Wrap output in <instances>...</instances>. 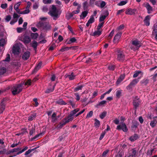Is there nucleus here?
Wrapping results in <instances>:
<instances>
[{"mask_svg": "<svg viewBox=\"0 0 157 157\" xmlns=\"http://www.w3.org/2000/svg\"><path fill=\"white\" fill-rule=\"evenodd\" d=\"M76 41V39L75 37H72L70 38L69 40L68 41L67 44H70L72 43H74Z\"/></svg>", "mask_w": 157, "mask_h": 157, "instance_id": "nucleus-38", "label": "nucleus"}, {"mask_svg": "<svg viewBox=\"0 0 157 157\" xmlns=\"http://www.w3.org/2000/svg\"><path fill=\"white\" fill-rule=\"evenodd\" d=\"M75 109L73 110L70 113V114L68 116V118H71L72 120L74 119L73 116L75 114L77 113Z\"/></svg>", "mask_w": 157, "mask_h": 157, "instance_id": "nucleus-24", "label": "nucleus"}, {"mask_svg": "<svg viewBox=\"0 0 157 157\" xmlns=\"http://www.w3.org/2000/svg\"><path fill=\"white\" fill-rule=\"evenodd\" d=\"M157 121L155 120H154L151 121L150 123V125L152 127H154L155 125V124L157 123Z\"/></svg>", "mask_w": 157, "mask_h": 157, "instance_id": "nucleus-49", "label": "nucleus"}, {"mask_svg": "<svg viewBox=\"0 0 157 157\" xmlns=\"http://www.w3.org/2000/svg\"><path fill=\"white\" fill-rule=\"evenodd\" d=\"M21 147H17V148H15L12 149L11 151H10V153H13L14 152H16L18 151H19L21 150Z\"/></svg>", "mask_w": 157, "mask_h": 157, "instance_id": "nucleus-46", "label": "nucleus"}, {"mask_svg": "<svg viewBox=\"0 0 157 157\" xmlns=\"http://www.w3.org/2000/svg\"><path fill=\"white\" fill-rule=\"evenodd\" d=\"M132 44L133 45L139 48L141 46L140 42L138 41L137 39L132 40Z\"/></svg>", "mask_w": 157, "mask_h": 157, "instance_id": "nucleus-17", "label": "nucleus"}, {"mask_svg": "<svg viewBox=\"0 0 157 157\" xmlns=\"http://www.w3.org/2000/svg\"><path fill=\"white\" fill-rule=\"evenodd\" d=\"M131 152L130 153V156L132 157L135 156L137 153V151L136 148L132 149L131 150Z\"/></svg>", "mask_w": 157, "mask_h": 157, "instance_id": "nucleus-32", "label": "nucleus"}, {"mask_svg": "<svg viewBox=\"0 0 157 157\" xmlns=\"http://www.w3.org/2000/svg\"><path fill=\"white\" fill-rule=\"evenodd\" d=\"M35 132V128L33 127H32V128H31L29 132V134L30 136H32L33 133Z\"/></svg>", "mask_w": 157, "mask_h": 157, "instance_id": "nucleus-59", "label": "nucleus"}, {"mask_svg": "<svg viewBox=\"0 0 157 157\" xmlns=\"http://www.w3.org/2000/svg\"><path fill=\"white\" fill-rule=\"evenodd\" d=\"M20 63L18 62H14L12 63L11 65L13 67H19L20 66Z\"/></svg>", "mask_w": 157, "mask_h": 157, "instance_id": "nucleus-37", "label": "nucleus"}, {"mask_svg": "<svg viewBox=\"0 0 157 157\" xmlns=\"http://www.w3.org/2000/svg\"><path fill=\"white\" fill-rule=\"evenodd\" d=\"M30 12V10L29 9L24 10L23 11H21L20 14H26L29 13Z\"/></svg>", "mask_w": 157, "mask_h": 157, "instance_id": "nucleus-55", "label": "nucleus"}, {"mask_svg": "<svg viewBox=\"0 0 157 157\" xmlns=\"http://www.w3.org/2000/svg\"><path fill=\"white\" fill-rule=\"evenodd\" d=\"M106 114L107 112L106 111H104L100 115V118L102 119H103L106 116Z\"/></svg>", "mask_w": 157, "mask_h": 157, "instance_id": "nucleus-39", "label": "nucleus"}, {"mask_svg": "<svg viewBox=\"0 0 157 157\" xmlns=\"http://www.w3.org/2000/svg\"><path fill=\"white\" fill-rule=\"evenodd\" d=\"M30 56V52L29 51L25 52L22 56V59H28Z\"/></svg>", "mask_w": 157, "mask_h": 157, "instance_id": "nucleus-23", "label": "nucleus"}, {"mask_svg": "<svg viewBox=\"0 0 157 157\" xmlns=\"http://www.w3.org/2000/svg\"><path fill=\"white\" fill-rule=\"evenodd\" d=\"M93 112L92 111H90L89 113H88L86 116V118H89L92 117L93 115Z\"/></svg>", "mask_w": 157, "mask_h": 157, "instance_id": "nucleus-47", "label": "nucleus"}, {"mask_svg": "<svg viewBox=\"0 0 157 157\" xmlns=\"http://www.w3.org/2000/svg\"><path fill=\"white\" fill-rule=\"evenodd\" d=\"M42 65V62L41 61L35 67L34 69L33 70L32 74H33L36 73L37 71L39 70Z\"/></svg>", "mask_w": 157, "mask_h": 157, "instance_id": "nucleus-9", "label": "nucleus"}, {"mask_svg": "<svg viewBox=\"0 0 157 157\" xmlns=\"http://www.w3.org/2000/svg\"><path fill=\"white\" fill-rule=\"evenodd\" d=\"M145 7L147 10V13H151L152 11V8L150 6L149 4L148 3H147L145 5Z\"/></svg>", "mask_w": 157, "mask_h": 157, "instance_id": "nucleus-20", "label": "nucleus"}, {"mask_svg": "<svg viewBox=\"0 0 157 157\" xmlns=\"http://www.w3.org/2000/svg\"><path fill=\"white\" fill-rule=\"evenodd\" d=\"M101 34V31L99 30H97V31H95L93 33V36H99Z\"/></svg>", "mask_w": 157, "mask_h": 157, "instance_id": "nucleus-36", "label": "nucleus"}, {"mask_svg": "<svg viewBox=\"0 0 157 157\" xmlns=\"http://www.w3.org/2000/svg\"><path fill=\"white\" fill-rule=\"evenodd\" d=\"M88 13V12L87 10L82 12V14L80 16L81 19L84 18L87 16Z\"/></svg>", "mask_w": 157, "mask_h": 157, "instance_id": "nucleus-29", "label": "nucleus"}, {"mask_svg": "<svg viewBox=\"0 0 157 157\" xmlns=\"http://www.w3.org/2000/svg\"><path fill=\"white\" fill-rule=\"evenodd\" d=\"M84 86L82 85L78 86L77 87L74 89V91L76 92L79 90H81Z\"/></svg>", "mask_w": 157, "mask_h": 157, "instance_id": "nucleus-34", "label": "nucleus"}, {"mask_svg": "<svg viewBox=\"0 0 157 157\" xmlns=\"http://www.w3.org/2000/svg\"><path fill=\"white\" fill-rule=\"evenodd\" d=\"M31 38L28 36H25L23 38V40L24 43L28 44L31 41Z\"/></svg>", "mask_w": 157, "mask_h": 157, "instance_id": "nucleus-25", "label": "nucleus"}, {"mask_svg": "<svg viewBox=\"0 0 157 157\" xmlns=\"http://www.w3.org/2000/svg\"><path fill=\"white\" fill-rule=\"evenodd\" d=\"M122 34L121 32H119L115 35L113 38V42L114 43H117L118 42L119 40L121 37Z\"/></svg>", "mask_w": 157, "mask_h": 157, "instance_id": "nucleus-8", "label": "nucleus"}, {"mask_svg": "<svg viewBox=\"0 0 157 157\" xmlns=\"http://www.w3.org/2000/svg\"><path fill=\"white\" fill-rule=\"evenodd\" d=\"M107 102L105 100L102 101L100 102H99L96 105V107L98 108L100 106H102L104 105H105L106 104Z\"/></svg>", "mask_w": 157, "mask_h": 157, "instance_id": "nucleus-30", "label": "nucleus"}, {"mask_svg": "<svg viewBox=\"0 0 157 157\" xmlns=\"http://www.w3.org/2000/svg\"><path fill=\"white\" fill-rule=\"evenodd\" d=\"M57 104L59 105H65L66 104V102L63 101V100L62 99H59L57 101Z\"/></svg>", "mask_w": 157, "mask_h": 157, "instance_id": "nucleus-44", "label": "nucleus"}, {"mask_svg": "<svg viewBox=\"0 0 157 157\" xmlns=\"http://www.w3.org/2000/svg\"><path fill=\"white\" fill-rule=\"evenodd\" d=\"M5 43V40L2 39L0 40V46H3Z\"/></svg>", "mask_w": 157, "mask_h": 157, "instance_id": "nucleus-54", "label": "nucleus"}, {"mask_svg": "<svg viewBox=\"0 0 157 157\" xmlns=\"http://www.w3.org/2000/svg\"><path fill=\"white\" fill-rule=\"evenodd\" d=\"M21 3V2H19L16 4L14 6V9L16 10V12L18 14H20V13H21V11H20V10L19 9V7L20 6Z\"/></svg>", "mask_w": 157, "mask_h": 157, "instance_id": "nucleus-12", "label": "nucleus"}, {"mask_svg": "<svg viewBox=\"0 0 157 157\" xmlns=\"http://www.w3.org/2000/svg\"><path fill=\"white\" fill-rule=\"evenodd\" d=\"M5 107V104L3 101H2L0 104V114L3 113Z\"/></svg>", "mask_w": 157, "mask_h": 157, "instance_id": "nucleus-18", "label": "nucleus"}, {"mask_svg": "<svg viewBox=\"0 0 157 157\" xmlns=\"http://www.w3.org/2000/svg\"><path fill=\"white\" fill-rule=\"evenodd\" d=\"M94 121H95V122L94 124V126L97 127H99L100 124V121L96 119H94Z\"/></svg>", "mask_w": 157, "mask_h": 157, "instance_id": "nucleus-43", "label": "nucleus"}, {"mask_svg": "<svg viewBox=\"0 0 157 157\" xmlns=\"http://www.w3.org/2000/svg\"><path fill=\"white\" fill-rule=\"evenodd\" d=\"M55 86H54L53 88H49L48 89H47L45 91V93L47 94H49L50 93L52 92L53 91V90H54V87Z\"/></svg>", "mask_w": 157, "mask_h": 157, "instance_id": "nucleus-42", "label": "nucleus"}, {"mask_svg": "<svg viewBox=\"0 0 157 157\" xmlns=\"http://www.w3.org/2000/svg\"><path fill=\"white\" fill-rule=\"evenodd\" d=\"M68 102L69 103V104L72 106V108H75V103L74 102L73 100H69L68 101Z\"/></svg>", "mask_w": 157, "mask_h": 157, "instance_id": "nucleus-40", "label": "nucleus"}, {"mask_svg": "<svg viewBox=\"0 0 157 157\" xmlns=\"http://www.w3.org/2000/svg\"><path fill=\"white\" fill-rule=\"evenodd\" d=\"M115 68V66L114 65H110L108 67L109 70L111 71H113Z\"/></svg>", "mask_w": 157, "mask_h": 157, "instance_id": "nucleus-56", "label": "nucleus"}, {"mask_svg": "<svg viewBox=\"0 0 157 157\" xmlns=\"http://www.w3.org/2000/svg\"><path fill=\"white\" fill-rule=\"evenodd\" d=\"M136 11V10L135 9L129 8L126 10L125 13L127 14L132 15L135 14Z\"/></svg>", "mask_w": 157, "mask_h": 157, "instance_id": "nucleus-11", "label": "nucleus"}, {"mask_svg": "<svg viewBox=\"0 0 157 157\" xmlns=\"http://www.w3.org/2000/svg\"><path fill=\"white\" fill-rule=\"evenodd\" d=\"M39 147V146H37L36 147L34 148H33L31 149H29L27 151H26L25 153V155L26 156L25 157H31L32 156V155H28L32 151H34L36 150L37 148H38Z\"/></svg>", "mask_w": 157, "mask_h": 157, "instance_id": "nucleus-15", "label": "nucleus"}, {"mask_svg": "<svg viewBox=\"0 0 157 157\" xmlns=\"http://www.w3.org/2000/svg\"><path fill=\"white\" fill-rule=\"evenodd\" d=\"M71 48V47H63L62 48H61L60 50V51L62 52H63L64 51H67L69 50Z\"/></svg>", "mask_w": 157, "mask_h": 157, "instance_id": "nucleus-48", "label": "nucleus"}, {"mask_svg": "<svg viewBox=\"0 0 157 157\" xmlns=\"http://www.w3.org/2000/svg\"><path fill=\"white\" fill-rule=\"evenodd\" d=\"M106 5V3L104 1H101L100 7L103 8Z\"/></svg>", "mask_w": 157, "mask_h": 157, "instance_id": "nucleus-58", "label": "nucleus"}, {"mask_svg": "<svg viewBox=\"0 0 157 157\" xmlns=\"http://www.w3.org/2000/svg\"><path fill=\"white\" fill-rule=\"evenodd\" d=\"M151 17L149 15L147 16L144 20V22L145 25L147 26H148L150 25V20Z\"/></svg>", "mask_w": 157, "mask_h": 157, "instance_id": "nucleus-16", "label": "nucleus"}, {"mask_svg": "<svg viewBox=\"0 0 157 157\" xmlns=\"http://www.w3.org/2000/svg\"><path fill=\"white\" fill-rule=\"evenodd\" d=\"M36 116V113H33L30 115L28 117V120L29 121H31L34 120Z\"/></svg>", "mask_w": 157, "mask_h": 157, "instance_id": "nucleus-28", "label": "nucleus"}, {"mask_svg": "<svg viewBox=\"0 0 157 157\" xmlns=\"http://www.w3.org/2000/svg\"><path fill=\"white\" fill-rule=\"evenodd\" d=\"M122 91V90H118L116 91V94L117 98H120L121 96Z\"/></svg>", "mask_w": 157, "mask_h": 157, "instance_id": "nucleus-31", "label": "nucleus"}, {"mask_svg": "<svg viewBox=\"0 0 157 157\" xmlns=\"http://www.w3.org/2000/svg\"><path fill=\"white\" fill-rule=\"evenodd\" d=\"M71 119V118H68V116H67L64 118L60 122H62V124L63 125H64L67 123L72 121Z\"/></svg>", "mask_w": 157, "mask_h": 157, "instance_id": "nucleus-13", "label": "nucleus"}, {"mask_svg": "<svg viewBox=\"0 0 157 157\" xmlns=\"http://www.w3.org/2000/svg\"><path fill=\"white\" fill-rule=\"evenodd\" d=\"M104 22H102L101 23H100L97 27V30H99L100 28L102 27L103 25Z\"/></svg>", "mask_w": 157, "mask_h": 157, "instance_id": "nucleus-60", "label": "nucleus"}, {"mask_svg": "<svg viewBox=\"0 0 157 157\" xmlns=\"http://www.w3.org/2000/svg\"><path fill=\"white\" fill-rule=\"evenodd\" d=\"M149 80H148L146 79V80H142L140 82V83L142 84H143L144 85H146L148 83Z\"/></svg>", "mask_w": 157, "mask_h": 157, "instance_id": "nucleus-50", "label": "nucleus"}, {"mask_svg": "<svg viewBox=\"0 0 157 157\" xmlns=\"http://www.w3.org/2000/svg\"><path fill=\"white\" fill-rule=\"evenodd\" d=\"M117 56L118 58H124L125 56L123 52L121 51H118L117 52Z\"/></svg>", "mask_w": 157, "mask_h": 157, "instance_id": "nucleus-27", "label": "nucleus"}, {"mask_svg": "<svg viewBox=\"0 0 157 157\" xmlns=\"http://www.w3.org/2000/svg\"><path fill=\"white\" fill-rule=\"evenodd\" d=\"M45 132V131L43 132H40V133L37 134V135H36L35 136L33 137V138H32L31 139V140L33 141L35 139H36L38 138L39 137H41L42 136H43V135H44V133Z\"/></svg>", "mask_w": 157, "mask_h": 157, "instance_id": "nucleus-26", "label": "nucleus"}, {"mask_svg": "<svg viewBox=\"0 0 157 157\" xmlns=\"http://www.w3.org/2000/svg\"><path fill=\"white\" fill-rule=\"evenodd\" d=\"M63 126V124H62V122H60L59 123V124L57 125L56 127V128L58 129H60Z\"/></svg>", "mask_w": 157, "mask_h": 157, "instance_id": "nucleus-62", "label": "nucleus"}, {"mask_svg": "<svg viewBox=\"0 0 157 157\" xmlns=\"http://www.w3.org/2000/svg\"><path fill=\"white\" fill-rule=\"evenodd\" d=\"M121 124L117 126V129L118 130H122L124 132H126L128 131L127 126L125 123H121Z\"/></svg>", "mask_w": 157, "mask_h": 157, "instance_id": "nucleus-6", "label": "nucleus"}, {"mask_svg": "<svg viewBox=\"0 0 157 157\" xmlns=\"http://www.w3.org/2000/svg\"><path fill=\"white\" fill-rule=\"evenodd\" d=\"M139 138V136L136 134H135L131 136L129 138V140L131 141H134Z\"/></svg>", "mask_w": 157, "mask_h": 157, "instance_id": "nucleus-21", "label": "nucleus"}, {"mask_svg": "<svg viewBox=\"0 0 157 157\" xmlns=\"http://www.w3.org/2000/svg\"><path fill=\"white\" fill-rule=\"evenodd\" d=\"M139 82V78L132 80L129 84L127 86L126 88L128 90H130Z\"/></svg>", "mask_w": 157, "mask_h": 157, "instance_id": "nucleus-5", "label": "nucleus"}, {"mask_svg": "<svg viewBox=\"0 0 157 157\" xmlns=\"http://www.w3.org/2000/svg\"><path fill=\"white\" fill-rule=\"evenodd\" d=\"M11 19V17L10 15H8L5 18L6 21L7 22H9Z\"/></svg>", "mask_w": 157, "mask_h": 157, "instance_id": "nucleus-64", "label": "nucleus"}, {"mask_svg": "<svg viewBox=\"0 0 157 157\" xmlns=\"http://www.w3.org/2000/svg\"><path fill=\"white\" fill-rule=\"evenodd\" d=\"M21 48L17 44H14L12 48V53L15 56H18L21 52Z\"/></svg>", "mask_w": 157, "mask_h": 157, "instance_id": "nucleus-4", "label": "nucleus"}, {"mask_svg": "<svg viewBox=\"0 0 157 157\" xmlns=\"http://www.w3.org/2000/svg\"><path fill=\"white\" fill-rule=\"evenodd\" d=\"M105 13V15H101L99 19V22H101L104 21L106 17L109 15V13L108 11H106Z\"/></svg>", "mask_w": 157, "mask_h": 157, "instance_id": "nucleus-19", "label": "nucleus"}, {"mask_svg": "<svg viewBox=\"0 0 157 157\" xmlns=\"http://www.w3.org/2000/svg\"><path fill=\"white\" fill-rule=\"evenodd\" d=\"M76 76V75L75 74L74 72H72L70 75H68L67 76L65 75L66 78H68L70 80H73L75 79V77Z\"/></svg>", "mask_w": 157, "mask_h": 157, "instance_id": "nucleus-22", "label": "nucleus"}, {"mask_svg": "<svg viewBox=\"0 0 157 157\" xmlns=\"http://www.w3.org/2000/svg\"><path fill=\"white\" fill-rule=\"evenodd\" d=\"M38 27H42L44 29H48L49 28V24L48 22L39 21L37 24Z\"/></svg>", "mask_w": 157, "mask_h": 157, "instance_id": "nucleus-7", "label": "nucleus"}, {"mask_svg": "<svg viewBox=\"0 0 157 157\" xmlns=\"http://www.w3.org/2000/svg\"><path fill=\"white\" fill-rule=\"evenodd\" d=\"M127 3V1H123L120 2L119 3L117 4V5L119 6H122L125 5Z\"/></svg>", "mask_w": 157, "mask_h": 157, "instance_id": "nucleus-52", "label": "nucleus"}, {"mask_svg": "<svg viewBox=\"0 0 157 157\" xmlns=\"http://www.w3.org/2000/svg\"><path fill=\"white\" fill-rule=\"evenodd\" d=\"M83 8L84 10H86L88 7V3L87 1L84 2L83 4Z\"/></svg>", "mask_w": 157, "mask_h": 157, "instance_id": "nucleus-41", "label": "nucleus"}, {"mask_svg": "<svg viewBox=\"0 0 157 157\" xmlns=\"http://www.w3.org/2000/svg\"><path fill=\"white\" fill-rule=\"evenodd\" d=\"M58 12V11L57 10L56 7L54 5H52V9L50 11L49 13L53 17V19L55 20H56L59 17Z\"/></svg>", "mask_w": 157, "mask_h": 157, "instance_id": "nucleus-3", "label": "nucleus"}, {"mask_svg": "<svg viewBox=\"0 0 157 157\" xmlns=\"http://www.w3.org/2000/svg\"><path fill=\"white\" fill-rule=\"evenodd\" d=\"M95 21L94 18V17L93 15H91L90 17V18L88 20V21L89 22L90 24H92Z\"/></svg>", "mask_w": 157, "mask_h": 157, "instance_id": "nucleus-45", "label": "nucleus"}, {"mask_svg": "<svg viewBox=\"0 0 157 157\" xmlns=\"http://www.w3.org/2000/svg\"><path fill=\"white\" fill-rule=\"evenodd\" d=\"M10 59H4L0 63V75H3L6 73L7 71V69L6 66L5 64L6 63H9Z\"/></svg>", "mask_w": 157, "mask_h": 157, "instance_id": "nucleus-2", "label": "nucleus"}, {"mask_svg": "<svg viewBox=\"0 0 157 157\" xmlns=\"http://www.w3.org/2000/svg\"><path fill=\"white\" fill-rule=\"evenodd\" d=\"M141 73V71H136L135 72V73L133 75V77L134 78L137 77Z\"/></svg>", "mask_w": 157, "mask_h": 157, "instance_id": "nucleus-51", "label": "nucleus"}, {"mask_svg": "<svg viewBox=\"0 0 157 157\" xmlns=\"http://www.w3.org/2000/svg\"><path fill=\"white\" fill-rule=\"evenodd\" d=\"M31 44L32 47L34 49H35L37 48V47L38 45V43L35 40L33 41Z\"/></svg>", "mask_w": 157, "mask_h": 157, "instance_id": "nucleus-35", "label": "nucleus"}, {"mask_svg": "<svg viewBox=\"0 0 157 157\" xmlns=\"http://www.w3.org/2000/svg\"><path fill=\"white\" fill-rule=\"evenodd\" d=\"M139 125V122L136 121H134L132 122V125L131 126V128L132 130H136V128Z\"/></svg>", "mask_w": 157, "mask_h": 157, "instance_id": "nucleus-14", "label": "nucleus"}, {"mask_svg": "<svg viewBox=\"0 0 157 157\" xmlns=\"http://www.w3.org/2000/svg\"><path fill=\"white\" fill-rule=\"evenodd\" d=\"M30 36L32 39H36L38 36V34L37 33H31L30 34Z\"/></svg>", "mask_w": 157, "mask_h": 157, "instance_id": "nucleus-33", "label": "nucleus"}, {"mask_svg": "<svg viewBox=\"0 0 157 157\" xmlns=\"http://www.w3.org/2000/svg\"><path fill=\"white\" fill-rule=\"evenodd\" d=\"M114 33V30H113L111 31V32L110 33V34H109V35L108 36V40L112 38V37L113 36V35Z\"/></svg>", "mask_w": 157, "mask_h": 157, "instance_id": "nucleus-53", "label": "nucleus"}, {"mask_svg": "<svg viewBox=\"0 0 157 157\" xmlns=\"http://www.w3.org/2000/svg\"><path fill=\"white\" fill-rule=\"evenodd\" d=\"M31 83V80L30 79H28L25 83V85H30Z\"/></svg>", "mask_w": 157, "mask_h": 157, "instance_id": "nucleus-63", "label": "nucleus"}, {"mask_svg": "<svg viewBox=\"0 0 157 157\" xmlns=\"http://www.w3.org/2000/svg\"><path fill=\"white\" fill-rule=\"evenodd\" d=\"M24 83V82H21L20 84H14L10 87L9 89L13 95L18 94L22 91Z\"/></svg>", "mask_w": 157, "mask_h": 157, "instance_id": "nucleus-1", "label": "nucleus"}, {"mask_svg": "<svg viewBox=\"0 0 157 157\" xmlns=\"http://www.w3.org/2000/svg\"><path fill=\"white\" fill-rule=\"evenodd\" d=\"M154 150L153 149L151 150H148L147 151V156L150 157L152 155V153L153 152Z\"/></svg>", "mask_w": 157, "mask_h": 157, "instance_id": "nucleus-57", "label": "nucleus"}, {"mask_svg": "<svg viewBox=\"0 0 157 157\" xmlns=\"http://www.w3.org/2000/svg\"><path fill=\"white\" fill-rule=\"evenodd\" d=\"M109 150H108L104 151L102 154L101 157H105L108 154Z\"/></svg>", "mask_w": 157, "mask_h": 157, "instance_id": "nucleus-61", "label": "nucleus"}, {"mask_svg": "<svg viewBox=\"0 0 157 157\" xmlns=\"http://www.w3.org/2000/svg\"><path fill=\"white\" fill-rule=\"evenodd\" d=\"M133 105L135 108L136 110L137 108L139 106L140 103V100L139 98L135 99L133 101Z\"/></svg>", "mask_w": 157, "mask_h": 157, "instance_id": "nucleus-10", "label": "nucleus"}]
</instances>
